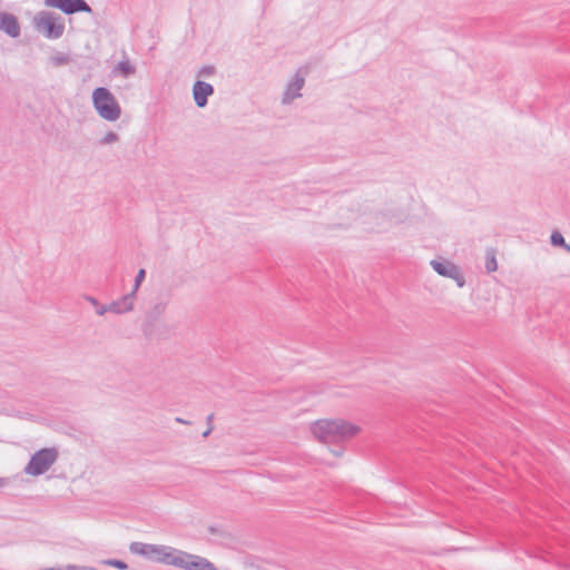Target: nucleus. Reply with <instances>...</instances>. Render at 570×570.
Wrapping results in <instances>:
<instances>
[{"label": "nucleus", "mask_w": 570, "mask_h": 570, "mask_svg": "<svg viewBox=\"0 0 570 570\" xmlns=\"http://www.w3.org/2000/svg\"><path fill=\"white\" fill-rule=\"evenodd\" d=\"M313 434L324 443L340 442L353 438L360 428L345 420H320L312 425Z\"/></svg>", "instance_id": "1"}, {"label": "nucleus", "mask_w": 570, "mask_h": 570, "mask_svg": "<svg viewBox=\"0 0 570 570\" xmlns=\"http://www.w3.org/2000/svg\"><path fill=\"white\" fill-rule=\"evenodd\" d=\"M92 105L97 114L107 121H116L121 115V108L108 88L98 87L94 90Z\"/></svg>", "instance_id": "2"}, {"label": "nucleus", "mask_w": 570, "mask_h": 570, "mask_svg": "<svg viewBox=\"0 0 570 570\" xmlns=\"http://www.w3.org/2000/svg\"><path fill=\"white\" fill-rule=\"evenodd\" d=\"M175 548L163 544H151L144 542H131L129 551L141 556L147 560L170 566Z\"/></svg>", "instance_id": "3"}, {"label": "nucleus", "mask_w": 570, "mask_h": 570, "mask_svg": "<svg viewBox=\"0 0 570 570\" xmlns=\"http://www.w3.org/2000/svg\"><path fill=\"white\" fill-rule=\"evenodd\" d=\"M36 29L48 39H59L65 32L62 18L52 11H40L33 18Z\"/></svg>", "instance_id": "4"}, {"label": "nucleus", "mask_w": 570, "mask_h": 570, "mask_svg": "<svg viewBox=\"0 0 570 570\" xmlns=\"http://www.w3.org/2000/svg\"><path fill=\"white\" fill-rule=\"evenodd\" d=\"M170 566L183 570H218L207 558L179 549L174 550Z\"/></svg>", "instance_id": "5"}, {"label": "nucleus", "mask_w": 570, "mask_h": 570, "mask_svg": "<svg viewBox=\"0 0 570 570\" xmlns=\"http://www.w3.org/2000/svg\"><path fill=\"white\" fill-rule=\"evenodd\" d=\"M58 454L59 453L55 448H45L38 450L35 454L31 455L27 466L24 468V473L33 476L46 473L57 461Z\"/></svg>", "instance_id": "6"}, {"label": "nucleus", "mask_w": 570, "mask_h": 570, "mask_svg": "<svg viewBox=\"0 0 570 570\" xmlns=\"http://www.w3.org/2000/svg\"><path fill=\"white\" fill-rule=\"evenodd\" d=\"M45 6L58 9L67 16L78 12L94 14V10L85 0H45Z\"/></svg>", "instance_id": "7"}, {"label": "nucleus", "mask_w": 570, "mask_h": 570, "mask_svg": "<svg viewBox=\"0 0 570 570\" xmlns=\"http://www.w3.org/2000/svg\"><path fill=\"white\" fill-rule=\"evenodd\" d=\"M432 268L441 276L453 279L458 287L462 288L465 285V278L462 274L461 267L450 261H431Z\"/></svg>", "instance_id": "8"}, {"label": "nucleus", "mask_w": 570, "mask_h": 570, "mask_svg": "<svg viewBox=\"0 0 570 570\" xmlns=\"http://www.w3.org/2000/svg\"><path fill=\"white\" fill-rule=\"evenodd\" d=\"M134 299L135 296L130 293L124 295L122 297L112 301L107 306H101L100 309H97V314L102 316L107 312H111L115 314H124L130 312L134 308Z\"/></svg>", "instance_id": "9"}, {"label": "nucleus", "mask_w": 570, "mask_h": 570, "mask_svg": "<svg viewBox=\"0 0 570 570\" xmlns=\"http://www.w3.org/2000/svg\"><path fill=\"white\" fill-rule=\"evenodd\" d=\"M214 94V87L202 80H197L193 86V97L198 108H204L208 104V98Z\"/></svg>", "instance_id": "10"}, {"label": "nucleus", "mask_w": 570, "mask_h": 570, "mask_svg": "<svg viewBox=\"0 0 570 570\" xmlns=\"http://www.w3.org/2000/svg\"><path fill=\"white\" fill-rule=\"evenodd\" d=\"M304 85H305V78L303 76H301L299 72H297L294 76L293 80L287 83V86L283 92L282 102L284 105H288L294 99L301 97L302 96L301 90L304 87Z\"/></svg>", "instance_id": "11"}, {"label": "nucleus", "mask_w": 570, "mask_h": 570, "mask_svg": "<svg viewBox=\"0 0 570 570\" xmlns=\"http://www.w3.org/2000/svg\"><path fill=\"white\" fill-rule=\"evenodd\" d=\"M0 31L11 38H18L21 33L18 18L9 12H0Z\"/></svg>", "instance_id": "12"}, {"label": "nucleus", "mask_w": 570, "mask_h": 570, "mask_svg": "<svg viewBox=\"0 0 570 570\" xmlns=\"http://www.w3.org/2000/svg\"><path fill=\"white\" fill-rule=\"evenodd\" d=\"M166 308V301L155 302L153 306L146 312V321L149 323L157 321L165 313Z\"/></svg>", "instance_id": "13"}, {"label": "nucleus", "mask_w": 570, "mask_h": 570, "mask_svg": "<svg viewBox=\"0 0 570 570\" xmlns=\"http://www.w3.org/2000/svg\"><path fill=\"white\" fill-rule=\"evenodd\" d=\"M115 70L118 71L124 78H129L136 73V67L127 58L119 61Z\"/></svg>", "instance_id": "14"}, {"label": "nucleus", "mask_w": 570, "mask_h": 570, "mask_svg": "<svg viewBox=\"0 0 570 570\" xmlns=\"http://www.w3.org/2000/svg\"><path fill=\"white\" fill-rule=\"evenodd\" d=\"M72 61V58L68 53L63 52H56L50 57V63L55 67H61L70 63Z\"/></svg>", "instance_id": "15"}, {"label": "nucleus", "mask_w": 570, "mask_h": 570, "mask_svg": "<svg viewBox=\"0 0 570 570\" xmlns=\"http://www.w3.org/2000/svg\"><path fill=\"white\" fill-rule=\"evenodd\" d=\"M550 242H551V245L552 246H556V247H563L566 248L568 252H570V245L566 243V239L564 237L562 236L561 233L559 232H552L551 236H550Z\"/></svg>", "instance_id": "16"}, {"label": "nucleus", "mask_w": 570, "mask_h": 570, "mask_svg": "<svg viewBox=\"0 0 570 570\" xmlns=\"http://www.w3.org/2000/svg\"><path fill=\"white\" fill-rule=\"evenodd\" d=\"M485 269L489 273L495 272L498 269V263H497L493 250H489L487 253Z\"/></svg>", "instance_id": "17"}, {"label": "nucleus", "mask_w": 570, "mask_h": 570, "mask_svg": "<svg viewBox=\"0 0 570 570\" xmlns=\"http://www.w3.org/2000/svg\"><path fill=\"white\" fill-rule=\"evenodd\" d=\"M145 278H146V271L144 268H140L135 276L134 288L130 292V294L136 296V293H137L138 288L140 287L141 283L145 281Z\"/></svg>", "instance_id": "18"}, {"label": "nucleus", "mask_w": 570, "mask_h": 570, "mask_svg": "<svg viewBox=\"0 0 570 570\" xmlns=\"http://www.w3.org/2000/svg\"><path fill=\"white\" fill-rule=\"evenodd\" d=\"M102 563L106 566H109V567H114L119 570L128 569V564L125 561L119 560V559H107V560H104Z\"/></svg>", "instance_id": "19"}, {"label": "nucleus", "mask_w": 570, "mask_h": 570, "mask_svg": "<svg viewBox=\"0 0 570 570\" xmlns=\"http://www.w3.org/2000/svg\"><path fill=\"white\" fill-rule=\"evenodd\" d=\"M119 136L114 131H108L101 139L100 145H108L118 141Z\"/></svg>", "instance_id": "20"}, {"label": "nucleus", "mask_w": 570, "mask_h": 570, "mask_svg": "<svg viewBox=\"0 0 570 570\" xmlns=\"http://www.w3.org/2000/svg\"><path fill=\"white\" fill-rule=\"evenodd\" d=\"M216 68L212 65L203 66L199 70L197 76L198 77H210L215 73Z\"/></svg>", "instance_id": "21"}, {"label": "nucleus", "mask_w": 570, "mask_h": 570, "mask_svg": "<svg viewBox=\"0 0 570 570\" xmlns=\"http://www.w3.org/2000/svg\"><path fill=\"white\" fill-rule=\"evenodd\" d=\"M86 299L97 309H100L101 306H104L102 304H100L98 302L97 298L92 297V296H86Z\"/></svg>", "instance_id": "22"}, {"label": "nucleus", "mask_w": 570, "mask_h": 570, "mask_svg": "<svg viewBox=\"0 0 570 570\" xmlns=\"http://www.w3.org/2000/svg\"><path fill=\"white\" fill-rule=\"evenodd\" d=\"M79 569H80V567H78V566L69 564L65 569H57V570H79Z\"/></svg>", "instance_id": "23"}, {"label": "nucleus", "mask_w": 570, "mask_h": 570, "mask_svg": "<svg viewBox=\"0 0 570 570\" xmlns=\"http://www.w3.org/2000/svg\"><path fill=\"white\" fill-rule=\"evenodd\" d=\"M212 431H213V426L209 425L208 429L203 433V436L207 438L212 433Z\"/></svg>", "instance_id": "24"}, {"label": "nucleus", "mask_w": 570, "mask_h": 570, "mask_svg": "<svg viewBox=\"0 0 570 570\" xmlns=\"http://www.w3.org/2000/svg\"><path fill=\"white\" fill-rule=\"evenodd\" d=\"M7 483H8L7 479L0 478V487H4V485H7Z\"/></svg>", "instance_id": "25"}, {"label": "nucleus", "mask_w": 570, "mask_h": 570, "mask_svg": "<svg viewBox=\"0 0 570 570\" xmlns=\"http://www.w3.org/2000/svg\"><path fill=\"white\" fill-rule=\"evenodd\" d=\"M79 570H98V569H96V568H94V567L85 566V567H80V569H79Z\"/></svg>", "instance_id": "26"}, {"label": "nucleus", "mask_w": 570, "mask_h": 570, "mask_svg": "<svg viewBox=\"0 0 570 570\" xmlns=\"http://www.w3.org/2000/svg\"><path fill=\"white\" fill-rule=\"evenodd\" d=\"M213 417H214V414H213V413H212V414H209V415L207 416V423H208V425H210V422L213 421Z\"/></svg>", "instance_id": "27"}, {"label": "nucleus", "mask_w": 570, "mask_h": 570, "mask_svg": "<svg viewBox=\"0 0 570 570\" xmlns=\"http://www.w3.org/2000/svg\"><path fill=\"white\" fill-rule=\"evenodd\" d=\"M176 421L179 423L188 424L187 421H185L184 419H180V417H177Z\"/></svg>", "instance_id": "28"}]
</instances>
